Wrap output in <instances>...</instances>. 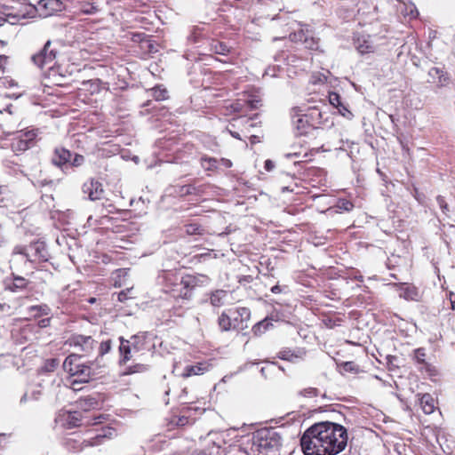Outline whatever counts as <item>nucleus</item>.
<instances>
[{
    "mask_svg": "<svg viewBox=\"0 0 455 455\" xmlns=\"http://www.w3.org/2000/svg\"><path fill=\"white\" fill-rule=\"evenodd\" d=\"M347 444V429L329 421L313 425L300 439L305 455H337L345 450Z\"/></svg>",
    "mask_w": 455,
    "mask_h": 455,
    "instance_id": "obj_1",
    "label": "nucleus"
},
{
    "mask_svg": "<svg viewBox=\"0 0 455 455\" xmlns=\"http://www.w3.org/2000/svg\"><path fill=\"white\" fill-rule=\"evenodd\" d=\"M93 366L94 363H83L76 355H68L63 363V368L69 373L70 378L80 383H87L95 376Z\"/></svg>",
    "mask_w": 455,
    "mask_h": 455,
    "instance_id": "obj_2",
    "label": "nucleus"
},
{
    "mask_svg": "<svg viewBox=\"0 0 455 455\" xmlns=\"http://www.w3.org/2000/svg\"><path fill=\"white\" fill-rule=\"evenodd\" d=\"M31 252H34V256L39 259L47 260V251L44 243L36 242L28 246L17 245L14 247L10 259L11 267H16L19 264L32 261Z\"/></svg>",
    "mask_w": 455,
    "mask_h": 455,
    "instance_id": "obj_3",
    "label": "nucleus"
},
{
    "mask_svg": "<svg viewBox=\"0 0 455 455\" xmlns=\"http://www.w3.org/2000/svg\"><path fill=\"white\" fill-rule=\"evenodd\" d=\"M252 444L258 451L268 452L282 445V437L275 428H261L253 434Z\"/></svg>",
    "mask_w": 455,
    "mask_h": 455,
    "instance_id": "obj_4",
    "label": "nucleus"
},
{
    "mask_svg": "<svg viewBox=\"0 0 455 455\" xmlns=\"http://www.w3.org/2000/svg\"><path fill=\"white\" fill-rule=\"evenodd\" d=\"M51 42L48 41L44 48L36 54L32 56V61L40 68H52L56 52L50 49Z\"/></svg>",
    "mask_w": 455,
    "mask_h": 455,
    "instance_id": "obj_5",
    "label": "nucleus"
},
{
    "mask_svg": "<svg viewBox=\"0 0 455 455\" xmlns=\"http://www.w3.org/2000/svg\"><path fill=\"white\" fill-rule=\"evenodd\" d=\"M209 277L204 275H187L182 278L181 284L186 289V291L182 295L183 298L188 299L191 296L190 290L196 286H203L209 283Z\"/></svg>",
    "mask_w": 455,
    "mask_h": 455,
    "instance_id": "obj_6",
    "label": "nucleus"
},
{
    "mask_svg": "<svg viewBox=\"0 0 455 455\" xmlns=\"http://www.w3.org/2000/svg\"><path fill=\"white\" fill-rule=\"evenodd\" d=\"M354 44L357 52L362 55L374 52L376 50L375 44L368 35L355 34L354 36Z\"/></svg>",
    "mask_w": 455,
    "mask_h": 455,
    "instance_id": "obj_7",
    "label": "nucleus"
},
{
    "mask_svg": "<svg viewBox=\"0 0 455 455\" xmlns=\"http://www.w3.org/2000/svg\"><path fill=\"white\" fill-rule=\"evenodd\" d=\"M70 346L77 351L88 354L93 349L94 339L91 336L74 335L70 339Z\"/></svg>",
    "mask_w": 455,
    "mask_h": 455,
    "instance_id": "obj_8",
    "label": "nucleus"
},
{
    "mask_svg": "<svg viewBox=\"0 0 455 455\" xmlns=\"http://www.w3.org/2000/svg\"><path fill=\"white\" fill-rule=\"evenodd\" d=\"M84 191L88 194L92 201L101 199L104 194L102 184L97 180H91L89 183L84 184Z\"/></svg>",
    "mask_w": 455,
    "mask_h": 455,
    "instance_id": "obj_9",
    "label": "nucleus"
},
{
    "mask_svg": "<svg viewBox=\"0 0 455 455\" xmlns=\"http://www.w3.org/2000/svg\"><path fill=\"white\" fill-rule=\"evenodd\" d=\"M72 153L64 148H56L53 151L52 162L58 167H62L69 164Z\"/></svg>",
    "mask_w": 455,
    "mask_h": 455,
    "instance_id": "obj_10",
    "label": "nucleus"
},
{
    "mask_svg": "<svg viewBox=\"0 0 455 455\" xmlns=\"http://www.w3.org/2000/svg\"><path fill=\"white\" fill-rule=\"evenodd\" d=\"M219 325L222 331H229L230 329H243L247 325L238 323L236 316L232 318L231 315H228L226 313H222L219 318Z\"/></svg>",
    "mask_w": 455,
    "mask_h": 455,
    "instance_id": "obj_11",
    "label": "nucleus"
},
{
    "mask_svg": "<svg viewBox=\"0 0 455 455\" xmlns=\"http://www.w3.org/2000/svg\"><path fill=\"white\" fill-rule=\"evenodd\" d=\"M420 407L425 414H431L436 409V401L432 395L426 393L418 395Z\"/></svg>",
    "mask_w": 455,
    "mask_h": 455,
    "instance_id": "obj_12",
    "label": "nucleus"
},
{
    "mask_svg": "<svg viewBox=\"0 0 455 455\" xmlns=\"http://www.w3.org/2000/svg\"><path fill=\"white\" fill-rule=\"evenodd\" d=\"M305 355L306 351L302 348H298L296 350L284 349L279 352L278 357L282 360L295 363L298 360L302 359Z\"/></svg>",
    "mask_w": 455,
    "mask_h": 455,
    "instance_id": "obj_13",
    "label": "nucleus"
},
{
    "mask_svg": "<svg viewBox=\"0 0 455 455\" xmlns=\"http://www.w3.org/2000/svg\"><path fill=\"white\" fill-rule=\"evenodd\" d=\"M38 4L45 9V16L52 15L63 8L62 3L60 0H41Z\"/></svg>",
    "mask_w": 455,
    "mask_h": 455,
    "instance_id": "obj_14",
    "label": "nucleus"
},
{
    "mask_svg": "<svg viewBox=\"0 0 455 455\" xmlns=\"http://www.w3.org/2000/svg\"><path fill=\"white\" fill-rule=\"evenodd\" d=\"M119 352L121 355L120 364H125L132 357L133 352L131 344L128 339H124L123 337L120 338Z\"/></svg>",
    "mask_w": 455,
    "mask_h": 455,
    "instance_id": "obj_15",
    "label": "nucleus"
},
{
    "mask_svg": "<svg viewBox=\"0 0 455 455\" xmlns=\"http://www.w3.org/2000/svg\"><path fill=\"white\" fill-rule=\"evenodd\" d=\"M112 434L113 433H112L111 428L104 429L103 433L97 435L95 437L91 438L90 440L84 441L83 444H84V446H86V447L99 445L102 443V441L105 438H110Z\"/></svg>",
    "mask_w": 455,
    "mask_h": 455,
    "instance_id": "obj_16",
    "label": "nucleus"
},
{
    "mask_svg": "<svg viewBox=\"0 0 455 455\" xmlns=\"http://www.w3.org/2000/svg\"><path fill=\"white\" fill-rule=\"evenodd\" d=\"M228 292L223 290H218L212 293L210 301L213 307H221L228 297Z\"/></svg>",
    "mask_w": 455,
    "mask_h": 455,
    "instance_id": "obj_17",
    "label": "nucleus"
},
{
    "mask_svg": "<svg viewBox=\"0 0 455 455\" xmlns=\"http://www.w3.org/2000/svg\"><path fill=\"white\" fill-rule=\"evenodd\" d=\"M99 406V402L94 397H85L77 402V407L84 411L96 409Z\"/></svg>",
    "mask_w": 455,
    "mask_h": 455,
    "instance_id": "obj_18",
    "label": "nucleus"
},
{
    "mask_svg": "<svg viewBox=\"0 0 455 455\" xmlns=\"http://www.w3.org/2000/svg\"><path fill=\"white\" fill-rule=\"evenodd\" d=\"M399 295L401 298H403L407 300H417L419 298L417 289L414 286L411 285L402 287Z\"/></svg>",
    "mask_w": 455,
    "mask_h": 455,
    "instance_id": "obj_19",
    "label": "nucleus"
},
{
    "mask_svg": "<svg viewBox=\"0 0 455 455\" xmlns=\"http://www.w3.org/2000/svg\"><path fill=\"white\" fill-rule=\"evenodd\" d=\"M30 148V145L23 139V135L17 132L12 148L14 152L25 151Z\"/></svg>",
    "mask_w": 455,
    "mask_h": 455,
    "instance_id": "obj_20",
    "label": "nucleus"
},
{
    "mask_svg": "<svg viewBox=\"0 0 455 455\" xmlns=\"http://www.w3.org/2000/svg\"><path fill=\"white\" fill-rule=\"evenodd\" d=\"M230 312V315L232 316V318H234V316H236L237 317V320H238V323L239 324H243V322H246L249 320L250 318V310L246 307H239V308H236L235 311H229Z\"/></svg>",
    "mask_w": 455,
    "mask_h": 455,
    "instance_id": "obj_21",
    "label": "nucleus"
},
{
    "mask_svg": "<svg viewBox=\"0 0 455 455\" xmlns=\"http://www.w3.org/2000/svg\"><path fill=\"white\" fill-rule=\"evenodd\" d=\"M300 109L299 108H294L291 110V117L293 119V123L297 125L298 129L304 128L305 124L307 123V120H304L305 116L300 113Z\"/></svg>",
    "mask_w": 455,
    "mask_h": 455,
    "instance_id": "obj_22",
    "label": "nucleus"
},
{
    "mask_svg": "<svg viewBox=\"0 0 455 455\" xmlns=\"http://www.w3.org/2000/svg\"><path fill=\"white\" fill-rule=\"evenodd\" d=\"M128 340L133 352H139L144 348L145 337L143 335H134Z\"/></svg>",
    "mask_w": 455,
    "mask_h": 455,
    "instance_id": "obj_23",
    "label": "nucleus"
},
{
    "mask_svg": "<svg viewBox=\"0 0 455 455\" xmlns=\"http://www.w3.org/2000/svg\"><path fill=\"white\" fill-rule=\"evenodd\" d=\"M250 121H251L250 119L244 118V117H239V118L233 119V123H230V124L228 126V130L229 133L231 134V136L235 139L241 140L239 133L236 132H233L230 129V127L235 128V127L238 126L239 124H243L245 123L248 124V123H250Z\"/></svg>",
    "mask_w": 455,
    "mask_h": 455,
    "instance_id": "obj_24",
    "label": "nucleus"
},
{
    "mask_svg": "<svg viewBox=\"0 0 455 455\" xmlns=\"http://www.w3.org/2000/svg\"><path fill=\"white\" fill-rule=\"evenodd\" d=\"M207 370V367L204 363H198L196 365L188 366L186 369V373L184 374L187 377L192 375H200L203 374Z\"/></svg>",
    "mask_w": 455,
    "mask_h": 455,
    "instance_id": "obj_25",
    "label": "nucleus"
},
{
    "mask_svg": "<svg viewBox=\"0 0 455 455\" xmlns=\"http://www.w3.org/2000/svg\"><path fill=\"white\" fill-rule=\"evenodd\" d=\"M212 50L217 53L221 55H226L229 52V47L222 42L213 41L211 44Z\"/></svg>",
    "mask_w": 455,
    "mask_h": 455,
    "instance_id": "obj_26",
    "label": "nucleus"
},
{
    "mask_svg": "<svg viewBox=\"0 0 455 455\" xmlns=\"http://www.w3.org/2000/svg\"><path fill=\"white\" fill-rule=\"evenodd\" d=\"M202 166L207 171H212L214 169H218L219 167V160L212 157H203L202 158Z\"/></svg>",
    "mask_w": 455,
    "mask_h": 455,
    "instance_id": "obj_27",
    "label": "nucleus"
},
{
    "mask_svg": "<svg viewBox=\"0 0 455 455\" xmlns=\"http://www.w3.org/2000/svg\"><path fill=\"white\" fill-rule=\"evenodd\" d=\"M66 420L70 427H77L82 421L81 414L78 411H70Z\"/></svg>",
    "mask_w": 455,
    "mask_h": 455,
    "instance_id": "obj_28",
    "label": "nucleus"
},
{
    "mask_svg": "<svg viewBox=\"0 0 455 455\" xmlns=\"http://www.w3.org/2000/svg\"><path fill=\"white\" fill-rule=\"evenodd\" d=\"M59 363V360L57 359H48L40 368V372H52L58 367Z\"/></svg>",
    "mask_w": 455,
    "mask_h": 455,
    "instance_id": "obj_29",
    "label": "nucleus"
},
{
    "mask_svg": "<svg viewBox=\"0 0 455 455\" xmlns=\"http://www.w3.org/2000/svg\"><path fill=\"white\" fill-rule=\"evenodd\" d=\"M152 96L156 100H164L168 98V92L165 88H163L161 86H156L151 89Z\"/></svg>",
    "mask_w": 455,
    "mask_h": 455,
    "instance_id": "obj_30",
    "label": "nucleus"
},
{
    "mask_svg": "<svg viewBox=\"0 0 455 455\" xmlns=\"http://www.w3.org/2000/svg\"><path fill=\"white\" fill-rule=\"evenodd\" d=\"M3 18H4V24L5 22H8L12 25H15V24H18L20 23V21L23 19H25L26 17L24 15H20V14H14V13H4L3 12Z\"/></svg>",
    "mask_w": 455,
    "mask_h": 455,
    "instance_id": "obj_31",
    "label": "nucleus"
},
{
    "mask_svg": "<svg viewBox=\"0 0 455 455\" xmlns=\"http://www.w3.org/2000/svg\"><path fill=\"white\" fill-rule=\"evenodd\" d=\"M308 34L309 31L307 28H300L298 31L290 34V39L292 42H303Z\"/></svg>",
    "mask_w": 455,
    "mask_h": 455,
    "instance_id": "obj_32",
    "label": "nucleus"
},
{
    "mask_svg": "<svg viewBox=\"0 0 455 455\" xmlns=\"http://www.w3.org/2000/svg\"><path fill=\"white\" fill-rule=\"evenodd\" d=\"M27 285V281L23 277L17 276L14 278L12 285L9 286V289L12 291H17L18 290L24 289Z\"/></svg>",
    "mask_w": 455,
    "mask_h": 455,
    "instance_id": "obj_33",
    "label": "nucleus"
},
{
    "mask_svg": "<svg viewBox=\"0 0 455 455\" xmlns=\"http://www.w3.org/2000/svg\"><path fill=\"white\" fill-rule=\"evenodd\" d=\"M148 370V366L143 363H137L132 366H129L126 369L125 374H133L138 372H144Z\"/></svg>",
    "mask_w": 455,
    "mask_h": 455,
    "instance_id": "obj_34",
    "label": "nucleus"
},
{
    "mask_svg": "<svg viewBox=\"0 0 455 455\" xmlns=\"http://www.w3.org/2000/svg\"><path fill=\"white\" fill-rule=\"evenodd\" d=\"M29 310L36 312V315H47L50 313V308L47 305L32 306Z\"/></svg>",
    "mask_w": 455,
    "mask_h": 455,
    "instance_id": "obj_35",
    "label": "nucleus"
},
{
    "mask_svg": "<svg viewBox=\"0 0 455 455\" xmlns=\"http://www.w3.org/2000/svg\"><path fill=\"white\" fill-rule=\"evenodd\" d=\"M329 101H330V103L333 107H335L337 108H339L341 106L344 105L341 102V99H340L339 94H338L337 92H330V94H329Z\"/></svg>",
    "mask_w": 455,
    "mask_h": 455,
    "instance_id": "obj_36",
    "label": "nucleus"
},
{
    "mask_svg": "<svg viewBox=\"0 0 455 455\" xmlns=\"http://www.w3.org/2000/svg\"><path fill=\"white\" fill-rule=\"evenodd\" d=\"M19 133L23 135V139L26 140V141L30 145V147L32 146L33 141L37 135V132L36 130H29L27 132H19Z\"/></svg>",
    "mask_w": 455,
    "mask_h": 455,
    "instance_id": "obj_37",
    "label": "nucleus"
},
{
    "mask_svg": "<svg viewBox=\"0 0 455 455\" xmlns=\"http://www.w3.org/2000/svg\"><path fill=\"white\" fill-rule=\"evenodd\" d=\"M426 350L422 347L414 350V359L419 363H425L426 362Z\"/></svg>",
    "mask_w": 455,
    "mask_h": 455,
    "instance_id": "obj_38",
    "label": "nucleus"
},
{
    "mask_svg": "<svg viewBox=\"0 0 455 455\" xmlns=\"http://www.w3.org/2000/svg\"><path fill=\"white\" fill-rule=\"evenodd\" d=\"M84 156L79 154H75L74 157L70 159V165L73 167H79L84 163Z\"/></svg>",
    "mask_w": 455,
    "mask_h": 455,
    "instance_id": "obj_39",
    "label": "nucleus"
},
{
    "mask_svg": "<svg viewBox=\"0 0 455 455\" xmlns=\"http://www.w3.org/2000/svg\"><path fill=\"white\" fill-rule=\"evenodd\" d=\"M449 80H450V77H449L448 74L443 69H442L441 75L436 79L435 84H437L438 86H445L446 84H448Z\"/></svg>",
    "mask_w": 455,
    "mask_h": 455,
    "instance_id": "obj_40",
    "label": "nucleus"
},
{
    "mask_svg": "<svg viewBox=\"0 0 455 455\" xmlns=\"http://www.w3.org/2000/svg\"><path fill=\"white\" fill-rule=\"evenodd\" d=\"M443 68H437V67H434V68H431L428 71V76L431 80V82L433 83H435L436 82V79L439 77V76L441 75V70Z\"/></svg>",
    "mask_w": 455,
    "mask_h": 455,
    "instance_id": "obj_41",
    "label": "nucleus"
},
{
    "mask_svg": "<svg viewBox=\"0 0 455 455\" xmlns=\"http://www.w3.org/2000/svg\"><path fill=\"white\" fill-rule=\"evenodd\" d=\"M98 11V7L91 4H86L81 8V12L85 14L96 13Z\"/></svg>",
    "mask_w": 455,
    "mask_h": 455,
    "instance_id": "obj_42",
    "label": "nucleus"
},
{
    "mask_svg": "<svg viewBox=\"0 0 455 455\" xmlns=\"http://www.w3.org/2000/svg\"><path fill=\"white\" fill-rule=\"evenodd\" d=\"M300 395L306 397H315L318 395V390L315 387H307L301 390Z\"/></svg>",
    "mask_w": 455,
    "mask_h": 455,
    "instance_id": "obj_43",
    "label": "nucleus"
},
{
    "mask_svg": "<svg viewBox=\"0 0 455 455\" xmlns=\"http://www.w3.org/2000/svg\"><path fill=\"white\" fill-rule=\"evenodd\" d=\"M303 43L305 44L306 48L308 49H315L317 47V42L312 36L309 37V34L305 37Z\"/></svg>",
    "mask_w": 455,
    "mask_h": 455,
    "instance_id": "obj_44",
    "label": "nucleus"
},
{
    "mask_svg": "<svg viewBox=\"0 0 455 455\" xmlns=\"http://www.w3.org/2000/svg\"><path fill=\"white\" fill-rule=\"evenodd\" d=\"M111 349V341L110 340H107V341H103L101 342L100 346V355H104L106 354H108Z\"/></svg>",
    "mask_w": 455,
    "mask_h": 455,
    "instance_id": "obj_45",
    "label": "nucleus"
},
{
    "mask_svg": "<svg viewBox=\"0 0 455 455\" xmlns=\"http://www.w3.org/2000/svg\"><path fill=\"white\" fill-rule=\"evenodd\" d=\"M339 114L346 117L348 120H351L354 117L353 113L347 108L345 105L341 106L339 108H338Z\"/></svg>",
    "mask_w": 455,
    "mask_h": 455,
    "instance_id": "obj_46",
    "label": "nucleus"
},
{
    "mask_svg": "<svg viewBox=\"0 0 455 455\" xmlns=\"http://www.w3.org/2000/svg\"><path fill=\"white\" fill-rule=\"evenodd\" d=\"M353 204L347 200H340L339 202L338 207L341 210L349 212L353 209Z\"/></svg>",
    "mask_w": 455,
    "mask_h": 455,
    "instance_id": "obj_47",
    "label": "nucleus"
},
{
    "mask_svg": "<svg viewBox=\"0 0 455 455\" xmlns=\"http://www.w3.org/2000/svg\"><path fill=\"white\" fill-rule=\"evenodd\" d=\"M200 227L197 224H189L186 226V232L188 235H195L199 233Z\"/></svg>",
    "mask_w": 455,
    "mask_h": 455,
    "instance_id": "obj_48",
    "label": "nucleus"
},
{
    "mask_svg": "<svg viewBox=\"0 0 455 455\" xmlns=\"http://www.w3.org/2000/svg\"><path fill=\"white\" fill-rule=\"evenodd\" d=\"M244 103L250 109H255L258 108L259 106H260V100L258 99L244 100Z\"/></svg>",
    "mask_w": 455,
    "mask_h": 455,
    "instance_id": "obj_49",
    "label": "nucleus"
},
{
    "mask_svg": "<svg viewBox=\"0 0 455 455\" xmlns=\"http://www.w3.org/2000/svg\"><path fill=\"white\" fill-rule=\"evenodd\" d=\"M436 201H437L440 208L443 210V212H446L448 211V204L445 203L444 198L441 196H438L436 197Z\"/></svg>",
    "mask_w": 455,
    "mask_h": 455,
    "instance_id": "obj_50",
    "label": "nucleus"
},
{
    "mask_svg": "<svg viewBox=\"0 0 455 455\" xmlns=\"http://www.w3.org/2000/svg\"><path fill=\"white\" fill-rule=\"evenodd\" d=\"M244 104H245L244 101L241 102L239 100V101H236V102L231 104L230 107L234 110V112H241Z\"/></svg>",
    "mask_w": 455,
    "mask_h": 455,
    "instance_id": "obj_51",
    "label": "nucleus"
},
{
    "mask_svg": "<svg viewBox=\"0 0 455 455\" xmlns=\"http://www.w3.org/2000/svg\"><path fill=\"white\" fill-rule=\"evenodd\" d=\"M131 291L130 289H128L127 291H122L118 293V300L123 302V301H125L126 299H128L129 296H128V293Z\"/></svg>",
    "mask_w": 455,
    "mask_h": 455,
    "instance_id": "obj_52",
    "label": "nucleus"
},
{
    "mask_svg": "<svg viewBox=\"0 0 455 455\" xmlns=\"http://www.w3.org/2000/svg\"><path fill=\"white\" fill-rule=\"evenodd\" d=\"M223 166L224 168H230L232 166V162L226 158H221L219 160V167Z\"/></svg>",
    "mask_w": 455,
    "mask_h": 455,
    "instance_id": "obj_53",
    "label": "nucleus"
},
{
    "mask_svg": "<svg viewBox=\"0 0 455 455\" xmlns=\"http://www.w3.org/2000/svg\"><path fill=\"white\" fill-rule=\"evenodd\" d=\"M343 369L346 371H354L355 370V365L354 364L353 362H346L343 364Z\"/></svg>",
    "mask_w": 455,
    "mask_h": 455,
    "instance_id": "obj_54",
    "label": "nucleus"
},
{
    "mask_svg": "<svg viewBox=\"0 0 455 455\" xmlns=\"http://www.w3.org/2000/svg\"><path fill=\"white\" fill-rule=\"evenodd\" d=\"M409 11H410V14L412 17H417L419 15V12H418V10H417V8H416L414 4H410Z\"/></svg>",
    "mask_w": 455,
    "mask_h": 455,
    "instance_id": "obj_55",
    "label": "nucleus"
},
{
    "mask_svg": "<svg viewBox=\"0 0 455 455\" xmlns=\"http://www.w3.org/2000/svg\"><path fill=\"white\" fill-rule=\"evenodd\" d=\"M275 168V164L271 160H267L265 162V169L267 172H271Z\"/></svg>",
    "mask_w": 455,
    "mask_h": 455,
    "instance_id": "obj_56",
    "label": "nucleus"
},
{
    "mask_svg": "<svg viewBox=\"0 0 455 455\" xmlns=\"http://www.w3.org/2000/svg\"><path fill=\"white\" fill-rule=\"evenodd\" d=\"M69 384H70V387L73 389V390H79L81 389L80 387H78L77 386L79 384H81L80 382H76V379H72L70 381H69Z\"/></svg>",
    "mask_w": 455,
    "mask_h": 455,
    "instance_id": "obj_57",
    "label": "nucleus"
},
{
    "mask_svg": "<svg viewBox=\"0 0 455 455\" xmlns=\"http://www.w3.org/2000/svg\"><path fill=\"white\" fill-rule=\"evenodd\" d=\"M449 299L451 301V308L455 310V293L451 291L449 293Z\"/></svg>",
    "mask_w": 455,
    "mask_h": 455,
    "instance_id": "obj_58",
    "label": "nucleus"
},
{
    "mask_svg": "<svg viewBox=\"0 0 455 455\" xmlns=\"http://www.w3.org/2000/svg\"><path fill=\"white\" fill-rule=\"evenodd\" d=\"M267 325H268V323L267 321H263L258 324V328L260 329L261 327H263L264 330H266Z\"/></svg>",
    "mask_w": 455,
    "mask_h": 455,
    "instance_id": "obj_59",
    "label": "nucleus"
},
{
    "mask_svg": "<svg viewBox=\"0 0 455 455\" xmlns=\"http://www.w3.org/2000/svg\"><path fill=\"white\" fill-rule=\"evenodd\" d=\"M271 291H272L273 293H278V292H280V291H281V289H280V287H279L278 285H275V286H273V287L271 288Z\"/></svg>",
    "mask_w": 455,
    "mask_h": 455,
    "instance_id": "obj_60",
    "label": "nucleus"
},
{
    "mask_svg": "<svg viewBox=\"0 0 455 455\" xmlns=\"http://www.w3.org/2000/svg\"><path fill=\"white\" fill-rule=\"evenodd\" d=\"M10 135V132H0V139H4Z\"/></svg>",
    "mask_w": 455,
    "mask_h": 455,
    "instance_id": "obj_61",
    "label": "nucleus"
},
{
    "mask_svg": "<svg viewBox=\"0 0 455 455\" xmlns=\"http://www.w3.org/2000/svg\"><path fill=\"white\" fill-rule=\"evenodd\" d=\"M49 319H43L41 321V326H46L49 323Z\"/></svg>",
    "mask_w": 455,
    "mask_h": 455,
    "instance_id": "obj_62",
    "label": "nucleus"
},
{
    "mask_svg": "<svg viewBox=\"0 0 455 455\" xmlns=\"http://www.w3.org/2000/svg\"><path fill=\"white\" fill-rule=\"evenodd\" d=\"M192 455H206L204 452L199 451H195Z\"/></svg>",
    "mask_w": 455,
    "mask_h": 455,
    "instance_id": "obj_63",
    "label": "nucleus"
},
{
    "mask_svg": "<svg viewBox=\"0 0 455 455\" xmlns=\"http://www.w3.org/2000/svg\"><path fill=\"white\" fill-rule=\"evenodd\" d=\"M4 25L3 12H0V26Z\"/></svg>",
    "mask_w": 455,
    "mask_h": 455,
    "instance_id": "obj_64",
    "label": "nucleus"
}]
</instances>
